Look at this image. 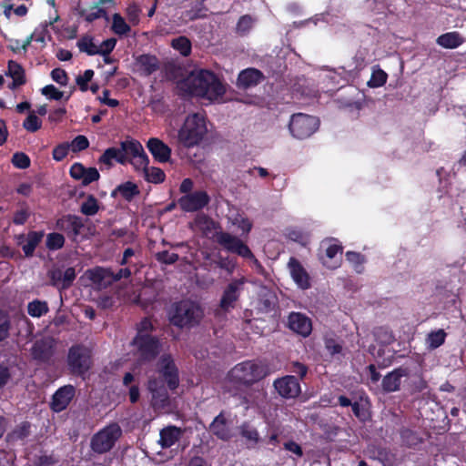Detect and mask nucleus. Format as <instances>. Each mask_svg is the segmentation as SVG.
Here are the masks:
<instances>
[{
  "mask_svg": "<svg viewBox=\"0 0 466 466\" xmlns=\"http://www.w3.org/2000/svg\"><path fill=\"white\" fill-rule=\"evenodd\" d=\"M325 348L331 356L339 354L342 350V346L340 343L331 338L325 339Z\"/></svg>",
  "mask_w": 466,
  "mask_h": 466,
  "instance_id": "nucleus-57",
  "label": "nucleus"
},
{
  "mask_svg": "<svg viewBox=\"0 0 466 466\" xmlns=\"http://www.w3.org/2000/svg\"><path fill=\"white\" fill-rule=\"evenodd\" d=\"M67 364L73 374H85L91 367L90 350L79 345L71 347L67 356Z\"/></svg>",
  "mask_w": 466,
  "mask_h": 466,
  "instance_id": "nucleus-8",
  "label": "nucleus"
},
{
  "mask_svg": "<svg viewBox=\"0 0 466 466\" xmlns=\"http://www.w3.org/2000/svg\"><path fill=\"white\" fill-rule=\"evenodd\" d=\"M436 43L443 48L454 49L464 43V38L459 32L452 31L438 36Z\"/></svg>",
  "mask_w": 466,
  "mask_h": 466,
  "instance_id": "nucleus-30",
  "label": "nucleus"
},
{
  "mask_svg": "<svg viewBox=\"0 0 466 466\" xmlns=\"http://www.w3.org/2000/svg\"><path fill=\"white\" fill-rule=\"evenodd\" d=\"M210 431L221 440L227 441L231 438V433L226 423V420L221 414L213 420L210 425Z\"/></svg>",
  "mask_w": 466,
  "mask_h": 466,
  "instance_id": "nucleus-32",
  "label": "nucleus"
},
{
  "mask_svg": "<svg viewBox=\"0 0 466 466\" xmlns=\"http://www.w3.org/2000/svg\"><path fill=\"white\" fill-rule=\"evenodd\" d=\"M88 279L98 288H107L114 283L113 271L110 268L96 267L86 271Z\"/></svg>",
  "mask_w": 466,
  "mask_h": 466,
  "instance_id": "nucleus-20",
  "label": "nucleus"
},
{
  "mask_svg": "<svg viewBox=\"0 0 466 466\" xmlns=\"http://www.w3.org/2000/svg\"><path fill=\"white\" fill-rule=\"evenodd\" d=\"M289 328L295 333L306 338L312 330L311 319L299 312H292L288 319Z\"/></svg>",
  "mask_w": 466,
  "mask_h": 466,
  "instance_id": "nucleus-16",
  "label": "nucleus"
},
{
  "mask_svg": "<svg viewBox=\"0 0 466 466\" xmlns=\"http://www.w3.org/2000/svg\"><path fill=\"white\" fill-rule=\"evenodd\" d=\"M111 29L115 34L118 35H127L131 30L130 25L119 14H114L112 15Z\"/></svg>",
  "mask_w": 466,
  "mask_h": 466,
  "instance_id": "nucleus-34",
  "label": "nucleus"
},
{
  "mask_svg": "<svg viewBox=\"0 0 466 466\" xmlns=\"http://www.w3.org/2000/svg\"><path fill=\"white\" fill-rule=\"evenodd\" d=\"M388 79V75L379 66H374L372 68L371 77L368 81V86L372 88H377L382 86Z\"/></svg>",
  "mask_w": 466,
  "mask_h": 466,
  "instance_id": "nucleus-36",
  "label": "nucleus"
},
{
  "mask_svg": "<svg viewBox=\"0 0 466 466\" xmlns=\"http://www.w3.org/2000/svg\"><path fill=\"white\" fill-rule=\"evenodd\" d=\"M140 193L138 187L130 181L118 185L112 192V196L120 195L125 200L131 201Z\"/></svg>",
  "mask_w": 466,
  "mask_h": 466,
  "instance_id": "nucleus-31",
  "label": "nucleus"
},
{
  "mask_svg": "<svg viewBox=\"0 0 466 466\" xmlns=\"http://www.w3.org/2000/svg\"><path fill=\"white\" fill-rule=\"evenodd\" d=\"M44 237L43 232L31 231L26 237L20 236L19 244L26 257H31L34 254L35 248L41 242Z\"/></svg>",
  "mask_w": 466,
  "mask_h": 466,
  "instance_id": "nucleus-26",
  "label": "nucleus"
},
{
  "mask_svg": "<svg viewBox=\"0 0 466 466\" xmlns=\"http://www.w3.org/2000/svg\"><path fill=\"white\" fill-rule=\"evenodd\" d=\"M59 228L74 240L80 234L84 225L80 218L76 216H66L58 221Z\"/></svg>",
  "mask_w": 466,
  "mask_h": 466,
  "instance_id": "nucleus-24",
  "label": "nucleus"
},
{
  "mask_svg": "<svg viewBox=\"0 0 466 466\" xmlns=\"http://www.w3.org/2000/svg\"><path fill=\"white\" fill-rule=\"evenodd\" d=\"M319 119L315 116L299 113L291 116L289 131L298 139H304L314 134L319 128Z\"/></svg>",
  "mask_w": 466,
  "mask_h": 466,
  "instance_id": "nucleus-7",
  "label": "nucleus"
},
{
  "mask_svg": "<svg viewBox=\"0 0 466 466\" xmlns=\"http://www.w3.org/2000/svg\"><path fill=\"white\" fill-rule=\"evenodd\" d=\"M208 132L205 116L196 113L188 116L178 132L179 141L187 147L198 145Z\"/></svg>",
  "mask_w": 466,
  "mask_h": 466,
  "instance_id": "nucleus-3",
  "label": "nucleus"
},
{
  "mask_svg": "<svg viewBox=\"0 0 466 466\" xmlns=\"http://www.w3.org/2000/svg\"><path fill=\"white\" fill-rule=\"evenodd\" d=\"M93 76H94V71L91 69H87L84 72L83 75L78 76L76 77V83L79 86L81 91L85 92L87 90V88H88L87 84L92 79Z\"/></svg>",
  "mask_w": 466,
  "mask_h": 466,
  "instance_id": "nucleus-52",
  "label": "nucleus"
},
{
  "mask_svg": "<svg viewBox=\"0 0 466 466\" xmlns=\"http://www.w3.org/2000/svg\"><path fill=\"white\" fill-rule=\"evenodd\" d=\"M182 432L180 428L167 426L160 431L158 443L164 449L169 448L181 438Z\"/></svg>",
  "mask_w": 466,
  "mask_h": 466,
  "instance_id": "nucleus-27",
  "label": "nucleus"
},
{
  "mask_svg": "<svg viewBox=\"0 0 466 466\" xmlns=\"http://www.w3.org/2000/svg\"><path fill=\"white\" fill-rule=\"evenodd\" d=\"M23 127L29 132H35L41 127V121L32 113L24 121Z\"/></svg>",
  "mask_w": 466,
  "mask_h": 466,
  "instance_id": "nucleus-46",
  "label": "nucleus"
},
{
  "mask_svg": "<svg viewBox=\"0 0 466 466\" xmlns=\"http://www.w3.org/2000/svg\"><path fill=\"white\" fill-rule=\"evenodd\" d=\"M288 268L291 278L299 288L303 289L309 288V277L305 268L296 258H291L289 259L288 263Z\"/></svg>",
  "mask_w": 466,
  "mask_h": 466,
  "instance_id": "nucleus-23",
  "label": "nucleus"
},
{
  "mask_svg": "<svg viewBox=\"0 0 466 466\" xmlns=\"http://www.w3.org/2000/svg\"><path fill=\"white\" fill-rule=\"evenodd\" d=\"M98 178L99 173L97 169L95 167H89L85 169L84 176L81 180L84 185H88L94 181H96Z\"/></svg>",
  "mask_w": 466,
  "mask_h": 466,
  "instance_id": "nucleus-58",
  "label": "nucleus"
},
{
  "mask_svg": "<svg viewBox=\"0 0 466 466\" xmlns=\"http://www.w3.org/2000/svg\"><path fill=\"white\" fill-rule=\"evenodd\" d=\"M31 41H32V36L27 37L25 40H24L22 42L19 40H11L10 44H9V47L12 51H14L15 53H22V52L25 53L27 46L30 45Z\"/></svg>",
  "mask_w": 466,
  "mask_h": 466,
  "instance_id": "nucleus-48",
  "label": "nucleus"
},
{
  "mask_svg": "<svg viewBox=\"0 0 466 466\" xmlns=\"http://www.w3.org/2000/svg\"><path fill=\"white\" fill-rule=\"evenodd\" d=\"M75 392V388L72 385H66L58 389L53 396L52 410L56 412L64 410L72 400Z\"/></svg>",
  "mask_w": 466,
  "mask_h": 466,
  "instance_id": "nucleus-18",
  "label": "nucleus"
},
{
  "mask_svg": "<svg viewBox=\"0 0 466 466\" xmlns=\"http://www.w3.org/2000/svg\"><path fill=\"white\" fill-rule=\"evenodd\" d=\"M56 341L51 337H45L36 340L31 350L34 359L41 361L48 360L55 351Z\"/></svg>",
  "mask_w": 466,
  "mask_h": 466,
  "instance_id": "nucleus-17",
  "label": "nucleus"
},
{
  "mask_svg": "<svg viewBox=\"0 0 466 466\" xmlns=\"http://www.w3.org/2000/svg\"><path fill=\"white\" fill-rule=\"evenodd\" d=\"M136 66L140 74L149 76L158 69V61L156 56L142 55L137 58Z\"/></svg>",
  "mask_w": 466,
  "mask_h": 466,
  "instance_id": "nucleus-29",
  "label": "nucleus"
},
{
  "mask_svg": "<svg viewBox=\"0 0 466 466\" xmlns=\"http://www.w3.org/2000/svg\"><path fill=\"white\" fill-rule=\"evenodd\" d=\"M147 390L151 393V403L155 409L164 408L167 405L168 394L162 379L150 378Z\"/></svg>",
  "mask_w": 466,
  "mask_h": 466,
  "instance_id": "nucleus-11",
  "label": "nucleus"
},
{
  "mask_svg": "<svg viewBox=\"0 0 466 466\" xmlns=\"http://www.w3.org/2000/svg\"><path fill=\"white\" fill-rule=\"evenodd\" d=\"M228 221L232 226L238 227L243 233H248L252 228L251 222L240 214H236L234 217H229Z\"/></svg>",
  "mask_w": 466,
  "mask_h": 466,
  "instance_id": "nucleus-40",
  "label": "nucleus"
},
{
  "mask_svg": "<svg viewBox=\"0 0 466 466\" xmlns=\"http://www.w3.org/2000/svg\"><path fill=\"white\" fill-rule=\"evenodd\" d=\"M8 75L13 78L14 86H20L25 83L24 69L15 61H9L8 63Z\"/></svg>",
  "mask_w": 466,
  "mask_h": 466,
  "instance_id": "nucleus-37",
  "label": "nucleus"
},
{
  "mask_svg": "<svg viewBox=\"0 0 466 466\" xmlns=\"http://www.w3.org/2000/svg\"><path fill=\"white\" fill-rule=\"evenodd\" d=\"M85 169L86 167L83 165L76 163L71 167L70 174L76 179H82Z\"/></svg>",
  "mask_w": 466,
  "mask_h": 466,
  "instance_id": "nucleus-63",
  "label": "nucleus"
},
{
  "mask_svg": "<svg viewBox=\"0 0 466 466\" xmlns=\"http://www.w3.org/2000/svg\"><path fill=\"white\" fill-rule=\"evenodd\" d=\"M29 213L26 209H20L15 213L13 221L16 225H23L28 218Z\"/></svg>",
  "mask_w": 466,
  "mask_h": 466,
  "instance_id": "nucleus-64",
  "label": "nucleus"
},
{
  "mask_svg": "<svg viewBox=\"0 0 466 466\" xmlns=\"http://www.w3.org/2000/svg\"><path fill=\"white\" fill-rule=\"evenodd\" d=\"M346 258L352 265H354L357 271H361L364 258L360 253L349 251L346 253Z\"/></svg>",
  "mask_w": 466,
  "mask_h": 466,
  "instance_id": "nucleus-54",
  "label": "nucleus"
},
{
  "mask_svg": "<svg viewBox=\"0 0 466 466\" xmlns=\"http://www.w3.org/2000/svg\"><path fill=\"white\" fill-rule=\"evenodd\" d=\"M147 147L157 162L166 163L170 159L171 149L162 140L152 137L147 141Z\"/></svg>",
  "mask_w": 466,
  "mask_h": 466,
  "instance_id": "nucleus-22",
  "label": "nucleus"
},
{
  "mask_svg": "<svg viewBox=\"0 0 466 466\" xmlns=\"http://www.w3.org/2000/svg\"><path fill=\"white\" fill-rule=\"evenodd\" d=\"M89 146L88 139L82 135L77 136L74 138L72 143L69 145L73 152H78L87 148Z\"/></svg>",
  "mask_w": 466,
  "mask_h": 466,
  "instance_id": "nucleus-47",
  "label": "nucleus"
},
{
  "mask_svg": "<svg viewBox=\"0 0 466 466\" xmlns=\"http://www.w3.org/2000/svg\"><path fill=\"white\" fill-rule=\"evenodd\" d=\"M158 372L162 375L170 389H176L178 385L177 369L170 355H163L158 363Z\"/></svg>",
  "mask_w": 466,
  "mask_h": 466,
  "instance_id": "nucleus-13",
  "label": "nucleus"
},
{
  "mask_svg": "<svg viewBox=\"0 0 466 466\" xmlns=\"http://www.w3.org/2000/svg\"><path fill=\"white\" fill-rule=\"evenodd\" d=\"M126 148L127 150V161H130L137 170L144 172L148 167L149 160L142 145L137 141L129 140L126 144Z\"/></svg>",
  "mask_w": 466,
  "mask_h": 466,
  "instance_id": "nucleus-12",
  "label": "nucleus"
},
{
  "mask_svg": "<svg viewBox=\"0 0 466 466\" xmlns=\"http://www.w3.org/2000/svg\"><path fill=\"white\" fill-rule=\"evenodd\" d=\"M172 46L180 52L183 56H188L191 51V44L190 41L185 37L180 36L172 41Z\"/></svg>",
  "mask_w": 466,
  "mask_h": 466,
  "instance_id": "nucleus-44",
  "label": "nucleus"
},
{
  "mask_svg": "<svg viewBox=\"0 0 466 466\" xmlns=\"http://www.w3.org/2000/svg\"><path fill=\"white\" fill-rule=\"evenodd\" d=\"M139 14L140 9L136 5H131L127 9V15L128 16V20L132 25H137L139 21Z\"/></svg>",
  "mask_w": 466,
  "mask_h": 466,
  "instance_id": "nucleus-61",
  "label": "nucleus"
},
{
  "mask_svg": "<svg viewBox=\"0 0 466 466\" xmlns=\"http://www.w3.org/2000/svg\"><path fill=\"white\" fill-rule=\"evenodd\" d=\"M265 376L263 367L255 361L237 364L228 373L229 381L237 384H252Z\"/></svg>",
  "mask_w": 466,
  "mask_h": 466,
  "instance_id": "nucleus-5",
  "label": "nucleus"
},
{
  "mask_svg": "<svg viewBox=\"0 0 466 466\" xmlns=\"http://www.w3.org/2000/svg\"><path fill=\"white\" fill-rule=\"evenodd\" d=\"M446 332L443 329H437L428 334L426 338V346L429 350H435L441 346L446 339Z\"/></svg>",
  "mask_w": 466,
  "mask_h": 466,
  "instance_id": "nucleus-33",
  "label": "nucleus"
},
{
  "mask_svg": "<svg viewBox=\"0 0 466 466\" xmlns=\"http://www.w3.org/2000/svg\"><path fill=\"white\" fill-rule=\"evenodd\" d=\"M77 46L80 51L86 52L89 56L98 54V45H96L90 37H83L80 39L77 43Z\"/></svg>",
  "mask_w": 466,
  "mask_h": 466,
  "instance_id": "nucleus-42",
  "label": "nucleus"
},
{
  "mask_svg": "<svg viewBox=\"0 0 466 466\" xmlns=\"http://www.w3.org/2000/svg\"><path fill=\"white\" fill-rule=\"evenodd\" d=\"M62 278H63V281L61 283L60 288L61 289L68 288L76 278L75 269L73 268H66L64 272H62Z\"/></svg>",
  "mask_w": 466,
  "mask_h": 466,
  "instance_id": "nucleus-59",
  "label": "nucleus"
},
{
  "mask_svg": "<svg viewBox=\"0 0 466 466\" xmlns=\"http://www.w3.org/2000/svg\"><path fill=\"white\" fill-rule=\"evenodd\" d=\"M144 177L148 182L160 183L165 179V173L159 167H147L144 171Z\"/></svg>",
  "mask_w": 466,
  "mask_h": 466,
  "instance_id": "nucleus-38",
  "label": "nucleus"
},
{
  "mask_svg": "<svg viewBox=\"0 0 466 466\" xmlns=\"http://www.w3.org/2000/svg\"><path fill=\"white\" fill-rule=\"evenodd\" d=\"M122 434L121 428L112 423L96 433L91 439V449L97 453L110 451Z\"/></svg>",
  "mask_w": 466,
  "mask_h": 466,
  "instance_id": "nucleus-6",
  "label": "nucleus"
},
{
  "mask_svg": "<svg viewBox=\"0 0 466 466\" xmlns=\"http://www.w3.org/2000/svg\"><path fill=\"white\" fill-rule=\"evenodd\" d=\"M209 202V197L206 191L198 190L186 194L177 200L179 208L186 212H194L203 208Z\"/></svg>",
  "mask_w": 466,
  "mask_h": 466,
  "instance_id": "nucleus-10",
  "label": "nucleus"
},
{
  "mask_svg": "<svg viewBox=\"0 0 466 466\" xmlns=\"http://www.w3.org/2000/svg\"><path fill=\"white\" fill-rule=\"evenodd\" d=\"M246 282L244 278L231 281L224 290L220 300V307L224 310L234 308L235 302L238 300L243 285Z\"/></svg>",
  "mask_w": 466,
  "mask_h": 466,
  "instance_id": "nucleus-15",
  "label": "nucleus"
},
{
  "mask_svg": "<svg viewBox=\"0 0 466 466\" xmlns=\"http://www.w3.org/2000/svg\"><path fill=\"white\" fill-rule=\"evenodd\" d=\"M10 321L8 316L0 312V341L8 336Z\"/></svg>",
  "mask_w": 466,
  "mask_h": 466,
  "instance_id": "nucleus-55",
  "label": "nucleus"
},
{
  "mask_svg": "<svg viewBox=\"0 0 466 466\" xmlns=\"http://www.w3.org/2000/svg\"><path fill=\"white\" fill-rule=\"evenodd\" d=\"M263 78L262 73L255 68L242 70L238 77V86L248 88L258 85Z\"/></svg>",
  "mask_w": 466,
  "mask_h": 466,
  "instance_id": "nucleus-25",
  "label": "nucleus"
},
{
  "mask_svg": "<svg viewBox=\"0 0 466 466\" xmlns=\"http://www.w3.org/2000/svg\"><path fill=\"white\" fill-rule=\"evenodd\" d=\"M81 212L86 216H94L99 210V205L93 196H88L86 199L82 203Z\"/></svg>",
  "mask_w": 466,
  "mask_h": 466,
  "instance_id": "nucleus-39",
  "label": "nucleus"
},
{
  "mask_svg": "<svg viewBox=\"0 0 466 466\" xmlns=\"http://www.w3.org/2000/svg\"><path fill=\"white\" fill-rule=\"evenodd\" d=\"M116 40L115 38H108L98 45V54L104 56H107L112 50L115 48Z\"/></svg>",
  "mask_w": 466,
  "mask_h": 466,
  "instance_id": "nucleus-51",
  "label": "nucleus"
},
{
  "mask_svg": "<svg viewBox=\"0 0 466 466\" xmlns=\"http://www.w3.org/2000/svg\"><path fill=\"white\" fill-rule=\"evenodd\" d=\"M29 428L30 425L27 422H24L20 424L16 429H15L10 434H8L7 438L9 441H22L25 439L29 435Z\"/></svg>",
  "mask_w": 466,
  "mask_h": 466,
  "instance_id": "nucleus-43",
  "label": "nucleus"
},
{
  "mask_svg": "<svg viewBox=\"0 0 466 466\" xmlns=\"http://www.w3.org/2000/svg\"><path fill=\"white\" fill-rule=\"evenodd\" d=\"M51 76L54 81L60 84L61 86H66L67 84V76L65 70L60 68H56L51 72Z\"/></svg>",
  "mask_w": 466,
  "mask_h": 466,
  "instance_id": "nucleus-62",
  "label": "nucleus"
},
{
  "mask_svg": "<svg viewBox=\"0 0 466 466\" xmlns=\"http://www.w3.org/2000/svg\"><path fill=\"white\" fill-rule=\"evenodd\" d=\"M180 88L210 102L219 101L226 92V87L219 78L206 69H195L190 72L180 83Z\"/></svg>",
  "mask_w": 466,
  "mask_h": 466,
  "instance_id": "nucleus-1",
  "label": "nucleus"
},
{
  "mask_svg": "<svg viewBox=\"0 0 466 466\" xmlns=\"http://www.w3.org/2000/svg\"><path fill=\"white\" fill-rule=\"evenodd\" d=\"M151 329V321L147 319H143L138 325L137 335L133 340L137 358L141 362L153 360L161 348L159 342L148 334Z\"/></svg>",
  "mask_w": 466,
  "mask_h": 466,
  "instance_id": "nucleus-2",
  "label": "nucleus"
},
{
  "mask_svg": "<svg viewBox=\"0 0 466 466\" xmlns=\"http://www.w3.org/2000/svg\"><path fill=\"white\" fill-rule=\"evenodd\" d=\"M69 147L68 143L59 144L53 150V158L56 161L63 160L67 156Z\"/></svg>",
  "mask_w": 466,
  "mask_h": 466,
  "instance_id": "nucleus-53",
  "label": "nucleus"
},
{
  "mask_svg": "<svg viewBox=\"0 0 466 466\" xmlns=\"http://www.w3.org/2000/svg\"><path fill=\"white\" fill-rule=\"evenodd\" d=\"M216 237L218 243L228 251L236 253L243 258H253V254L248 247L238 237L224 231L218 232Z\"/></svg>",
  "mask_w": 466,
  "mask_h": 466,
  "instance_id": "nucleus-9",
  "label": "nucleus"
},
{
  "mask_svg": "<svg viewBox=\"0 0 466 466\" xmlns=\"http://www.w3.org/2000/svg\"><path fill=\"white\" fill-rule=\"evenodd\" d=\"M253 25V19L249 15H243L239 18L238 25H237V30L238 32L241 34H245L248 32V30L251 28Z\"/></svg>",
  "mask_w": 466,
  "mask_h": 466,
  "instance_id": "nucleus-56",
  "label": "nucleus"
},
{
  "mask_svg": "<svg viewBox=\"0 0 466 466\" xmlns=\"http://www.w3.org/2000/svg\"><path fill=\"white\" fill-rule=\"evenodd\" d=\"M12 163L17 168H26L30 165V159L25 154L17 152L12 157Z\"/></svg>",
  "mask_w": 466,
  "mask_h": 466,
  "instance_id": "nucleus-49",
  "label": "nucleus"
},
{
  "mask_svg": "<svg viewBox=\"0 0 466 466\" xmlns=\"http://www.w3.org/2000/svg\"><path fill=\"white\" fill-rule=\"evenodd\" d=\"M65 238L59 233H51L46 237V247L49 249H58L63 247Z\"/></svg>",
  "mask_w": 466,
  "mask_h": 466,
  "instance_id": "nucleus-45",
  "label": "nucleus"
},
{
  "mask_svg": "<svg viewBox=\"0 0 466 466\" xmlns=\"http://www.w3.org/2000/svg\"><path fill=\"white\" fill-rule=\"evenodd\" d=\"M322 247L325 248V256L322 257L323 265L330 269L338 268L341 261L342 248L330 241L323 242Z\"/></svg>",
  "mask_w": 466,
  "mask_h": 466,
  "instance_id": "nucleus-19",
  "label": "nucleus"
},
{
  "mask_svg": "<svg viewBox=\"0 0 466 466\" xmlns=\"http://www.w3.org/2000/svg\"><path fill=\"white\" fill-rule=\"evenodd\" d=\"M240 434L251 446L256 445L258 441V433L257 430L248 424H243L240 426Z\"/></svg>",
  "mask_w": 466,
  "mask_h": 466,
  "instance_id": "nucleus-41",
  "label": "nucleus"
},
{
  "mask_svg": "<svg viewBox=\"0 0 466 466\" xmlns=\"http://www.w3.org/2000/svg\"><path fill=\"white\" fill-rule=\"evenodd\" d=\"M202 317L203 310L198 303L184 300L174 306L169 319L177 327L190 328L198 324Z\"/></svg>",
  "mask_w": 466,
  "mask_h": 466,
  "instance_id": "nucleus-4",
  "label": "nucleus"
},
{
  "mask_svg": "<svg viewBox=\"0 0 466 466\" xmlns=\"http://www.w3.org/2000/svg\"><path fill=\"white\" fill-rule=\"evenodd\" d=\"M127 141L121 143L120 147H110L107 148L104 154L100 157L99 162L107 166H112L113 161L116 160L118 163L125 164L127 162V150L126 144Z\"/></svg>",
  "mask_w": 466,
  "mask_h": 466,
  "instance_id": "nucleus-21",
  "label": "nucleus"
},
{
  "mask_svg": "<svg viewBox=\"0 0 466 466\" xmlns=\"http://www.w3.org/2000/svg\"><path fill=\"white\" fill-rule=\"evenodd\" d=\"M48 311V306L46 301L33 300L27 305V312L33 318H40L46 314Z\"/></svg>",
  "mask_w": 466,
  "mask_h": 466,
  "instance_id": "nucleus-35",
  "label": "nucleus"
},
{
  "mask_svg": "<svg viewBox=\"0 0 466 466\" xmlns=\"http://www.w3.org/2000/svg\"><path fill=\"white\" fill-rule=\"evenodd\" d=\"M156 256L158 261L165 264H173L178 259L177 254L168 251L158 252Z\"/></svg>",
  "mask_w": 466,
  "mask_h": 466,
  "instance_id": "nucleus-60",
  "label": "nucleus"
},
{
  "mask_svg": "<svg viewBox=\"0 0 466 466\" xmlns=\"http://www.w3.org/2000/svg\"><path fill=\"white\" fill-rule=\"evenodd\" d=\"M42 94L49 99L60 100L63 97L64 93L59 91L55 86L47 85L41 90Z\"/></svg>",
  "mask_w": 466,
  "mask_h": 466,
  "instance_id": "nucleus-50",
  "label": "nucleus"
},
{
  "mask_svg": "<svg viewBox=\"0 0 466 466\" xmlns=\"http://www.w3.org/2000/svg\"><path fill=\"white\" fill-rule=\"evenodd\" d=\"M278 393L287 399L296 398L300 393V386L294 376H285L274 381Z\"/></svg>",
  "mask_w": 466,
  "mask_h": 466,
  "instance_id": "nucleus-14",
  "label": "nucleus"
},
{
  "mask_svg": "<svg viewBox=\"0 0 466 466\" xmlns=\"http://www.w3.org/2000/svg\"><path fill=\"white\" fill-rule=\"evenodd\" d=\"M408 376V370L404 368H399L389 373L382 380L383 389L391 392L398 390L401 382V378Z\"/></svg>",
  "mask_w": 466,
  "mask_h": 466,
  "instance_id": "nucleus-28",
  "label": "nucleus"
}]
</instances>
